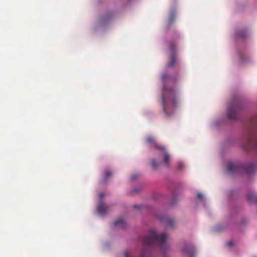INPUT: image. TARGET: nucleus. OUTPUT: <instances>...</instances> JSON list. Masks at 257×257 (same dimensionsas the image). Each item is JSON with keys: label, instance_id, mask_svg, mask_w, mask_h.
Returning <instances> with one entry per match:
<instances>
[{"label": "nucleus", "instance_id": "nucleus-7", "mask_svg": "<svg viewBox=\"0 0 257 257\" xmlns=\"http://www.w3.org/2000/svg\"><path fill=\"white\" fill-rule=\"evenodd\" d=\"M240 166L235 163H229L227 164V170L230 173L234 172L239 170Z\"/></svg>", "mask_w": 257, "mask_h": 257}, {"label": "nucleus", "instance_id": "nucleus-23", "mask_svg": "<svg viewBox=\"0 0 257 257\" xmlns=\"http://www.w3.org/2000/svg\"><path fill=\"white\" fill-rule=\"evenodd\" d=\"M251 137L252 138L253 137V135L252 134H251Z\"/></svg>", "mask_w": 257, "mask_h": 257}, {"label": "nucleus", "instance_id": "nucleus-9", "mask_svg": "<svg viewBox=\"0 0 257 257\" xmlns=\"http://www.w3.org/2000/svg\"><path fill=\"white\" fill-rule=\"evenodd\" d=\"M125 225V222L122 218H119L113 222V225L114 226L124 227Z\"/></svg>", "mask_w": 257, "mask_h": 257}, {"label": "nucleus", "instance_id": "nucleus-22", "mask_svg": "<svg viewBox=\"0 0 257 257\" xmlns=\"http://www.w3.org/2000/svg\"><path fill=\"white\" fill-rule=\"evenodd\" d=\"M135 208H138V206H135Z\"/></svg>", "mask_w": 257, "mask_h": 257}, {"label": "nucleus", "instance_id": "nucleus-3", "mask_svg": "<svg viewBox=\"0 0 257 257\" xmlns=\"http://www.w3.org/2000/svg\"><path fill=\"white\" fill-rule=\"evenodd\" d=\"M163 154V160L161 163H158L157 162L156 160L155 159H153L151 162V166L152 168L156 170L158 168L160 165L162 164L166 167H169V160L170 158V155L166 151L165 148L164 147V150H161Z\"/></svg>", "mask_w": 257, "mask_h": 257}, {"label": "nucleus", "instance_id": "nucleus-13", "mask_svg": "<svg viewBox=\"0 0 257 257\" xmlns=\"http://www.w3.org/2000/svg\"><path fill=\"white\" fill-rule=\"evenodd\" d=\"M175 18V14L173 13L171 14L169 21V25H171L174 22Z\"/></svg>", "mask_w": 257, "mask_h": 257}, {"label": "nucleus", "instance_id": "nucleus-21", "mask_svg": "<svg viewBox=\"0 0 257 257\" xmlns=\"http://www.w3.org/2000/svg\"><path fill=\"white\" fill-rule=\"evenodd\" d=\"M249 145H252V138L251 139V140L249 141Z\"/></svg>", "mask_w": 257, "mask_h": 257}, {"label": "nucleus", "instance_id": "nucleus-2", "mask_svg": "<svg viewBox=\"0 0 257 257\" xmlns=\"http://www.w3.org/2000/svg\"><path fill=\"white\" fill-rule=\"evenodd\" d=\"M167 237L166 233L158 234L155 230L151 229L149 234L144 236L141 241L145 247L158 245L162 250H165L168 247Z\"/></svg>", "mask_w": 257, "mask_h": 257}, {"label": "nucleus", "instance_id": "nucleus-18", "mask_svg": "<svg viewBox=\"0 0 257 257\" xmlns=\"http://www.w3.org/2000/svg\"><path fill=\"white\" fill-rule=\"evenodd\" d=\"M197 197L198 199H202L203 197V195L201 193H198Z\"/></svg>", "mask_w": 257, "mask_h": 257}, {"label": "nucleus", "instance_id": "nucleus-4", "mask_svg": "<svg viewBox=\"0 0 257 257\" xmlns=\"http://www.w3.org/2000/svg\"><path fill=\"white\" fill-rule=\"evenodd\" d=\"M238 107L235 104L229 105L227 108V113L230 119H235L237 116Z\"/></svg>", "mask_w": 257, "mask_h": 257}, {"label": "nucleus", "instance_id": "nucleus-10", "mask_svg": "<svg viewBox=\"0 0 257 257\" xmlns=\"http://www.w3.org/2000/svg\"><path fill=\"white\" fill-rule=\"evenodd\" d=\"M176 62H177L176 57L175 55L173 54L171 55V61L168 63V66L169 67H172L175 65Z\"/></svg>", "mask_w": 257, "mask_h": 257}, {"label": "nucleus", "instance_id": "nucleus-15", "mask_svg": "<svg viewBox=\"0 0 257 257\" xmlns=\"http://www.w3.org/2000/svg\"><path fill=\"white\" fill-rule=\"evenodd\" d=\"M169 47L171 51L173 52L175 50V46L174 44L170 43L169 45Z\"/></svg>", "mask_w": 257, "mask_h": 257}, {"label": "nucleus", "instance_id": "nucleus-1", "mask_svg": "<svg viewBox=\"0 0 257 257\" xmlns=\"http://www.w3.org/2000/svg\"><path fill=\"white\" fill-rule=\"evenodd\" d=\"M162 79L164 83L162 94L163 111L167 116H169L173 112L172 108L177 107L180 101L176 90L174 88H168L166 85L167 82L171 80L172 78L164 74L162 76Z\"/></svg>", "mask_w": 257, "mask_h": 257}, {"label": "nucleus", "instance_id": "nucleus-17", "mask_svg": "<svg viewBox=\"0 0 257 257\" xmlns=\"http://www.w3.org/2000/svg\"><path fill=\"white\" fill-rule=\"evenodd\" d=\"M138 177V175L137 174H133V175H132L131 178H132V180H134Z\"/></svg>", "mask_w": 257, "mask_h": 257}, {"label": "nucleus", "instance_id": "nucleus-5", "mask_svg": "<svg viewBox=\"0 0 257 257\" xmlns=\"http://www.w3.org/2000/svg\"><path fill=\"white\" fill-rule=\"evenodd\" d=\"M146 142L150 145L152 147L159 150H164V147L159 145L157 142L155 138L151 136H148L146 139Z\"/></svg>", "mask_w": 257, "mask_h": 257}, {"label": "nucleus", "instance_id": "nucleus-16", "mask_svg": "<svg viewBox=\"0 0 257 257\" xmlns=\"http://www.w3.org/2000/svg\"><path fill=\"white\" fill-rule=\"evenodd\" d=\"M184 167V165L182 163H180L178 164V170H181Z\"/></svg>", "mask_w": 257, "mask_h": 257}, {"label": "nucleus", "instance_id": "nucleus-20", "mask_svg": "<svg viewBox=\"0 0 257 257\" xmlns=\"http://www.w3.org/2000/svg\"><path fill=\"white\" fill-rule=\"evenodd\" d=\"M99 197H100V199H102L103 198V193H99Z\"/></svg>", "mask_w": 257, "mask_h": 257}, {"label": "nucleus", "instance_id": "nucleus-12", "mask_svg": "<svg viewBox=\"0 0 257 257\" xmlns=\"http://www.w3.org/2000/svg\"><path fill=\"white\" fill-rule=\"evenodd\" d=\"M111 175V173L109 170H106L104 173V181H106L108 178L110 177Z\"/></svg>", "mask_w": 257, "mask_h": 257}, {"label": "nucleus", "instance_id": "nucleus-6", "mask_svg": "<svg viewBox=\"0 0 257 257\" xmlns=\"http://www.w3.org/2000/svg\"><path fill=\"white\" fill-rule=\"evenodd\" d=\"M183 252L189 257H194L195 255V250L194 247L192 246H186L183 249Z\"/></svg>", "mask_w": 257, "mask_h": 257}, {"label": "nucleus", "instance_id": "nucleus-19", "mask_svg": "<svg viewBox=\"0 0 257 257\" xmlns=\"http://www.w3.org/2000/svg\"><path fill=\"white\" fill-rule=\"evenodd\" d=\"M228 246L230 247L233 245V242L232 241H230L227 243Z\"/></svg>", "mask_w": 257, "mask_h": 257}, {"label": "nucleus", "instance_id": "nucleus-11", "mask_svg": "<svg viewBox=\"0 0 257 257\" xmlns=\"http://www.w3.org/2000/svg\"><path fill=\"white\" fill-rule=\"evenodd\" d=\"M160 219L162 221L168 222V223L170 226H173V225H174V221L173 219H172L169 217H165L163 218H160Z\"/></svg>", "mask_w": 257, "mask_h": 257}, {"label": "nucleus", "instance_id": "nucleus-8", "mask_svg": "<svg viewBox=\"0 0 257 257\" xmlns=\"http://www.w3.org/2000/svg\"><path fill=\"white\" fill-rule=\"evenodd\" d=\"M97 210V212L99 214L103 215L106 212L107 210V207L102 203H100L98 205Z\"/></svg>", "mask_w": 257, "mask_h": 257}, {"label": "nucleus", "instance_id": "nucleus-14", "mask_svg": "<svg viewBox=\"0 0 257 257\" xmlns=\"http://www.w3.org/2000/svg\"><path fill=\"white\" fill-rule=\"evenodd\" d=\"M248 199L249 200H251V199H253L254 200V202L255 203H257V196H254V195L252 196H248Z\"/></svg>", "mask_w": 257, "mask_h": 257}]
</instances>
